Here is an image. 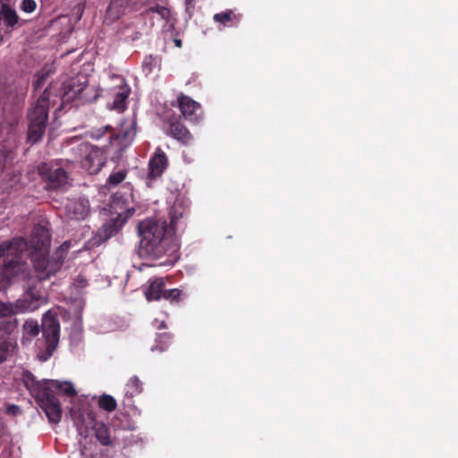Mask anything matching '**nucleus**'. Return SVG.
<instances>
[{"instance_id": "ddd939ff", "label": "nucleus", "mask_w": 458, "mask_h": 458, "mask_svg": "<svg viewBox=\"0 0 458 458\" xmlns=\"http://www.w3.org/2000/svg\"><path fill=\"white\" fill-rule=\"evenodd\" d=\"M89 211V201L86 199H69L65 205V213L69 219H84L88 216Z\"/></svg>"}, {"instance_id": "473e14b6", "label": "nucleus", "mask_w": 458, "mask_h": 458, "mask_svg": "<svg viewBox=\"0 0 458 458\" xmlns=\"http://www.w3.org/2000/svg\"><path fill=\"white\" fill-rule=\"evenodd\" d=\"M84 307V301L81 299L74 301L73 303L70 306V311H74L81 317V310Z\"/></svg>"}, {"instance_id": "ea45409f", "label": "nucleus", "mask_w": 458, "mask_h": 458, "mask_svg": "<svg viewBox=\"0 0 458 458\" xmlns=\"http://www.w3.org/2000/svg\"><path fill=\"white\" fill-rule=\"evenodd\" d=\"M4 38L2 34L0 33V46L3 44Z\"/></svg>"}, {"instance_id": "2eb2a0df", "label": "nucleus", "mask_w": 458, "mask_h": 458, "mask_svg": "<svg viewBox=\"0 0 458 458\" xmlns=\"http://www.w3.org/2000/svg\"><path fill=\"white\" fill-rule=\"evenodd\" d=\"M182 114L187 120L197 122L201 115V107L199 103L187 96H180L177 98Z\"/></svg>"}, {"instance_id": "0eeeda50", "label": "nucleus", "mask_w": 458, "mask_h": 458, "mask_svg": "<svg viewBox=\"0 0 458 458\" xmlns=\"http://www.w3.org/2000/svg\"><path fill=\"white\" fill-rule=\"evenodd\" d=\"M49 97L50 93L46 89L29 111L28 140L32 143L38 142L45 133L48 119Z\"/></svg>"}, {"instance_id": "79ce46f5", "label": "nucleus", "mask_w": 458, "mask_h": 458, "mask_svg": "<svg viewBox=\"0 0 458 458\" xmlns=\"http://www.w3.org/2000/svg\"><path fill=\"white\" fill-rule=\"evenodd\" d=\"M81 455H85V450L81 448Z\"/></svg>"}, {"instance_id": "dca6fc26", "label": "nucleus", "mask_w": 458, "mask_h": 458, "mask_svg": "<svg viewBox=\"0 0 458 458\" xmlns=\"http://www.w3.org/2000/svg\"><path fill=\"white\" fill-rule=\"evenodd\" d=\"M136 4V0H111L106 10L105 21L112 23L118 20L127 9L132 7Z\"/></svg>"}, {"instance_id": "aec40b11", "label": "nucleus", "mask_w": 458, "mask_h": 458, "mask_svg": "<svg viewBox=\"0 0 458 458\" xmlns=\"http://www.w3.org/2000/svg\"><path fill=\"white\" fill-rule=\"evenodd\" d=\"M136 135V123L133 119L124 122L120 130V133L118 134V138L123 140L126 143H129L132 140L134 136Z\"/></svg>"}, {"instance_id": "423d86ee", "label": "nucleus", "mask_w": 458, "mask_h": 458, "mask_svg": "<svg viewBox=\"0 0 458 458\" xmlns=\"http://www.w3.org/2000/svg\"><path fill=\"white\" fill-rule=\"evenodd\" d=\"M50 233L47 228L37 225L33 228L31 234V259L34 264L35 272H49L54 274L55 268L47 259L50 248ZM57 264L55 265V267Z\"/></svg>"}, {"instance_id": "393cba45", "label": "nucleus", "mask_w": 458, "mask_h": 458, "mask_svg": "<svg viewBox=\"0 0 458 458\" xmlns=\"http://www.w3.org/2000/svg\"><path fill=\"white\" fill-rule=\"evenodd\" d=\"M127 175V171L125 169H119L117 171H114L107 179V183L110 186H117L121 183Z\"/></svg>"}, {"instance_id": "c756f323", "label": "nucleus", "mask_w": 458, "mask_h": 458, "mask_svg": "<svg viewBox=\"0 0 458 458\" xmlns=\"http://www.w3.org/2000/svg\"><path fill=\"white\" fill-rule=\"evenodd\" d=\"M181 293L182 292L179 289H171L164 292L163 298L170 301H178Z\"/></svg>"}, {"instance_id": "cd10ccee", "label": "nucleus", "mask_w": 458, "mask_h": 458, "mask_svg": "<svg viewBox=\"0 0 458 458\" xmlns=\"http://www.w3.org/2000/svg\"><path fill=\"white\" fill-rule=\"evenodd\" d=\"M24 331L27 335L35 336L39 333V327L37 321L28 320L23 326Z\"/></svg>"}, {"instance_id": "e433bc0d", "label": "nucleus", "mask_w": 458, "mask_h": 458, "mask_svg": "<svg viewBox=\"0 0 458 458\" xmlns=\"http://www.w3.org/2000/svg\"><path fill=\"white\" fill-rule=\"evenodd\" d=\"M77 283L79 287H84L86 285V281L83 278H80Z\"/></svg>"}, {"instance_id": "39448f33", "label": "nucleus", "mask_w": 458, "mask_h": 458, "mask_svg": "<svg viewBox=\"0 0 458 458\" xmlns=\"http://www.w3.org/2000/svg\"><path fill=\"white\" fill-rule=\"evenodd\" d=\"M134 196L132 191L128 187V192L124 196H115L114 205L124 208V213H120L115 219H111L104 224L98 231L97 235L90 240L92 246L100 245L115 234L135 213Z\"/></svg>"}, {"instance_id": "5701e85b", "label": "nucleus", "mask_w": 458, "mask_h": 458, "mask_svg": "<svg viewBox=\"0 0 458 458\" xmlns=\"http://www.w3.org/2000/svg\"><path fill=\"white\" fill-rule=\"evenodd\" d=\"M15 342L11 338H0V363L4 361L12 352L15 348Z\"/></svg>"}, {"instance_id": "4be33fe9", "label": "nucleus", "mask_w": 458, "mask_h": 458, "mask_svg": "<svg viewBox=\"0 0 458 458\" xmlns=\"http://www.w3.org/2000/svg\"><path fill=\"white\" fill-rule=\"evenodd\" d=\"M46 381L48 382V386L50 384L53 385L55 388L59 389L61 392H63L64 394H65L69 396H73V395H76V394H77L73 385L70 381H58V380H46Z\"/></svg>"}, {"instance_id": "f704fd0d", "label": "nucleus", "mask_w": 458, "mask_h": 458, "mask_svg": "<svg viewBox=\"0 0 458 458\" xmlns=\"http://www.w3.org/2000/svg\"><path fill=\"white\" fill-rule=\"evenodd\" d=\"M44 82H45V77L44 76L39 77L35 82V88L40 89L43 86Z\"/></svg>"}, {"instance_id": "b1692460", "label": "nucleus", "mask_w": 458, "mask_h": 458, "mask_svg": "<svg viewBox=\"0 0 458 458\" xmlns=\"http://www.w3.org/2000/svg\"><path fill=\"white\" fill-rule=\"evenodd\" d=\"M142 391V384L138 377H132L125 386V394L129 396L139 394Z\"/></svg>"}, {"instance_id": "72a5a7b5", "label": "nucleus", "mask_w": 458, "mask_h": 458, "mask_svg": "<svg viewBox=\"0 0 458 458\" xmlns=\"http://www.w3.org/2000/svg\"><path fill=\"white\" fill-rule=\"evenodd\" d=\"M179 211H177V206H174L173 209L171 211V223L174 224L175 220L182 216L183 215L184 209H182V208H179Z\"/></svg>"}, {"instance_id": "6ab92c4d", "label": "nucleus", "mask_w": 458, "mask_h": 458, "mask_svg": "<svg viewBox=\"0 0 458 458\" xmlns=\"http://www.w3.org/2000/svg\"><path fill=\"white\" fill-rule=\"evenodd\" d=\"M171 135L183 144H189L192 140L190 131L181 123H173L170 128Z\"/></svg>"}, {"instance_id": "a878e982", "label": "nucleus", "mask_w": 458, "mask_h": 458, "mask_svg": "<svg viewBox=\"0 0 458 458\" xmlns=\"http://www.w3.org/2000/svg\"><path fill=\"white\" fill-rule=\"evenodd\" d=\"M98 405L105 411H112L116 408V402L111 395H102L98 400Z\"/></svg>"}, {"instance_id": "9d476101", "label": "nucleus", "mask_w": 458, "mask_h": 458, "mask_svg": "<svg viewBox=\"0 0 458 458\" xmlns=\"http://www.w3.org/2000/svg\"><path fill=\"white\" fill-rule=\"evenodd\" d=\"M77 152L79 154L77 162H79L81 167L89 174H97L104 165V155L98 148L89 143H81L77 148Z\"/></svg>"}, {"instance_id": "4c0bfd02", "label": "nucleus", "mask_w": 458, "mask_h": 458, "mask_svg": "<svg viewBox=\"0 0 458 458\" xmlns=\"http://www.w3.org/2000/svg\"><path fill=\"white\" fill-rule=\"evenodd\" d=\"M8 327H9L10 328H13V327H16V321L14 320V321H13V322H9V323H8Z\"/></svg>"}, {"instance_id": "58836bf2", "label": "nucleus", "mask_w": 458, "mask_h": 458, "mask_svg": "<svg viewBox=\"0 0 458 458\" xmlns=\"http://www.w3.org/2000/svg\"><path fill=\"white\" fill-rule=\"evenodd\" d=\"M174 42H175V45H176L177 47H180L182 46V42H181V40H180V39H176Z\"/></svg>"}, {"instance_id": "bb28decb", "label": "nucleus", "mask_w": 458, "mask_h": 458, "mask_svg": "<svg viewBox=\"0 0 458 458\" xmlns=\"http://www.w3.org/2000/svg\"><path fill=\"white\" fill-rule=\"evenodd\" d=\"M150 11L153 13H157L167 23L172 22L173 17H172L170 10L168 8L157 5L153 8H151Z\"/></svg>"}, {"instance_id": "9b49d317", "label": "nucleus", "mask_w": 458, "mask_h": 458, "mask_svg": "<svg viewBox=\"0 0 458 458\" xmlns=\"http://www.w3.org/2000/svg\"><path fill=\"white\" fill-rule=\"evenodd\" d=\"M42 331L47 343V356L44 358L46 360L52 355L59 343L60 326L57 319L47 312L42 318Z\"/></svg>"}, {"instance_id": "f3484780", "label": "nucleus", "mask_w": 458, "mask_h": 458, "mask_svg": "<svg viewBox=\"0 0 458 458\" xmlns=\"http://www.w3.org/2000/svg\"><path fill=\"white\" fill-rule=\"evenodd\" d=\"M164 280L163 278H155L148 281V285L145 289L144 293L146 299L150 301H158L163 298L164 293Z\"/></svg>"}, {"instance_id": "2f4dec72", "label": "nucleus", "mask_w": 458, "mask_h": 458, "mask_svg": "<svg viewBox=\"0 0 458 458\" xmlns=\"http://www.w3.org/2000/svg\"><path fill=\"white\" fill-rule=\"evenodd\" d=\"M231 12L222 13H216L214 15V20L216 22H220L223 25H225L227 21L231 20Z\"/></svg>"}, {"instance_id": "1a4fd4ad", "label": "nucleus", "mask_w": 458, "mask_h": 458, "mask_svg": "<svg viewBox=\"0 0 458 458\" xmlns=\"http://www.w3.org/2000/svg\"><path fill=\"white\" fill-rule=\"evenodd\" d=\"M110 81L111 86L107 89L110 100L107 103V108L122 113L127 107V98L131 93V88L123 76L112 75Z\"/></svg>"}, {"instance_id": "c9c22d12", "label": "nucleus", "mask_w": 458, "mask_h": 458, "mask_svg": "<svg viewBox=\"0 0 458 458\" xmlns=\"http://www.w3.org/2000/svg\"><path fill=\"white\" fill-rule=\"evenodd\" d=\"M7 411L12 414H16L19 411V407L16 405H12L8 407Z\"/></svg>"}, {"instance_id": "6e6552de", "label": "nucleus", "mask_w": 458, "mask_h": 458, "mask_svg": "<svg viewBox=\"0 0 458 458\" xmlns=\"http://www.w3.org/2000/svg\"><path fill=\"white\" fill-rule=\"evenodd\" d=\"M93 89L88 87V79L83 74H79L66 81L62 88V98L64 102L81 101L90 102L98 98V95L89 94Z\"/></svg>"}, {"instance_id": "20e7f679", "label": "nucleus", "mask_w": 458, "mask_h": 458, "mask_svg": "<svg viewBox=\"0 0 458 458\" xmlns=\"http://www.w3.org/2000/svg\"><path fill=\"white\" fill-rule=\"evenodd\" d=\"M22 379L26 388L36 399V402L45 411L49 422L57 424L62 418L61 403L53 394L48 382L38 381L34 375L29 371L22 374Z\"/></svg>"}, {"instance_id": "412c9836", "label": "nucleus", "mask_w": 458, "mask_h": 458, "mask_svg": "<svg viewBox=\"0 0 458 458\" xmlns=\"http://www.w3.org/2000/svg\"><path fill=\"white\" fill-rule=\"evenodd\" d=\"M94 429L96 437L103 445H110L112 444L109 429L104 423L96 422Z\"/></svg>"}, {"instance_id": "f03ea898", "label": "nucleus", "mask_w": 458, "mask_h": 458, "mask_svg": "<svg viewBox=\"0 0 458 458\" xmlns=\"http://www.w3.org/2000/svg\"><path fill=\"white\" fill-rule=\"evenodd\" d=\"M140 254L152 260L166 257L158 265H172L177 259L179 245L165 219L149 217L138 225Z\"/></svg>"}, {"instance_id": "7ed1b4c3", "label": "nucleus", "mask_w": 458, "mask_h": 458, "mask_svg": "<svg viewBox=\"0 0 458 458\" xmlns=\"http://www.w3.org/2000/svg\"><path fill=\"white\" fill-rule=\"evenodd\" d=\"M17 139L8 127H0V185L9 191L21 182V167L14 164Z\"/></svg>"}, {"instance_id": "a211bd4d", "label": "nucleus", "mask_w": 458, "mask_h": 458, "mask_svg": "<svg viewBox=\"0 0 458 458\" xmlns=\"http://www.w3.org/2000/svg\"><path fill=\"white\" fill-rule=\"evenodd\" d=\"M0 20L8 29H13L19 21V17L14 9L4 4L0 11Z\"/></svg>"}, {"instance_id": "f8f14e48", "label": "nucleus", "mask_w": 458, "mask_h": 458, "mask_svg": "<svg viewBox=\"0 0 458 458\" xmlns=\"http://www.w3.org/2000/svg\"><path fill=\"white\" fill-rule=\"evenodd\" d=\"M38 174L50 189L64 188L68 184L67 173L56 165L43 163L38 166Z\"/></svg>"}, {"instance_id": "f257e3e1", "label": "nucleus", "mask_w": 458, "mask_h": 458, "mask_svg": "<svg viewBox=\"0 0 458 458\" xmlns=\"http://www.w3.org/2000/svg\"><path fill=\"white\" fill-rule=\"evenodd\" d=\"M27 246L22 238L0 243L1 257H17ZM35 276H29L25 264L11 260L4 267L0 274V291L6 290L15 277L27 280L26 290L21 298L11 302L13 315L32 312L46 303L47 299L42 293L41 281L50 276L49 272H36Z\"/></svg>"}, {"instance_id": "c85d7f7f", "label": "nucleus", "mask_w": 458, "mask_h": 458, "mask_svg": "<svg viewBox=\"0 0 458 458\" xmlns=\"http://www.w3.org/2000/svg\"><path fill=\"white\" fill-rule=\"evenodd\" d=\"M13 316L11 302L0 301V318Z\"/></svg>"}, {"instance_id": "a19ab883", "label": "nucleus", "mask_w": 458, "mask_h": 458, "mask_svg": "<svg viewBox=\"0 0 458 458\" xmlns=\"http://www.w3.org/2000/svg\"><path fill=\"white\" fill-rule=\"evenodd\" d=\"M163 327H165V323H164V322H161V323H160V326L158 327V328H163Z\"/></svg>"}, {"instance_id": "7c9ffc66", "label": "nucleus", "mask_w": 458, "mask_h": 458, "mask_svg": "<svg viewBox=\"0 0 458 458\" xmlns=\"http://www.w3.org/2000/svg\"><path fill=\"white\" fill-rule=\"evenodd\" d=\"M36 7L37 4L34 0H22L21 4V9L27 13L34 12Z\"/></svg>"}, {"instance_id": "4468645a", "label": "nucleus", "mask_w": 458, "mask_h": 458, "mask_svg": "<svg viewBox=\"0 0 458 458\" xmlns=\"http://www.w3.org/2000/svg\"><path fill=\"white\" fill-rule=\"evenodd\" d=\"M168 164L165 153L157 148L148 162V179H156L162 175Z\"/></svg>"}]
</instances>
